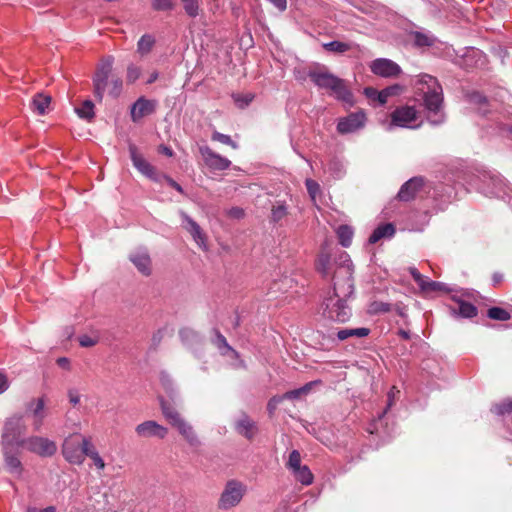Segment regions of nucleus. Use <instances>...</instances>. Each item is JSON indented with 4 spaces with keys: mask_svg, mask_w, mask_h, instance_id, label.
Here are the masks:
<instances>
[{
    "mask_svg": "<svg viewBox=\"0 0 512 512\" xmlns=\"http://www.w3.org/2000/svg\"><path fill=\"white\" fill-rule=\"evenodd\" d=\"M312 384L313 383L310 382V383L305 384L303 387H301L299 389L288 391L284 395H282V397H284V399H297L302 394L308 393L311 389Z\"/></svg>",
    "mask_w": 512,
    "mask_h": 512,
    "instance_id": "ea45409f",
    "label": "nucleus"
},
{
    "mask_svg": "<svg viewBox=\"0 0 512 512\" xmlns=\"http://www.w3.org/2000/svg\"><path fill=\"white\" fill-rule=\"evenodd\" d=\"M394 233H395V228H394L393 224H391V223L383 224V225L378 226L373 231V233L370 235L368 241L370 244H375L383 237L393 236Z\"/></svg>",
    "mask_w": 512,
    "mask_h": 512,
    "instance_id": "b1692460",
    "label": "nucleus"
},
{
    "mask_svg": "<svg viewBox=\"0 0 512 512\" xmlns=\"http://www.w3.org/2000/svg\"><path fill=\"white\" fill-rule=\"evenodd\" d=\"M409 272H410L411 276L413 277L414 281L421 280L422 274L415 267H411L409 269Z\"/></svg>",
    "mask_w": 512,
    "mask_h": 512,
    "instance_id": "338daca9",
    "label": "nucleus"
},
{
    "mask_svg": "<svg viewBox=\"0 0 512 512\" xmlns=\"http://www.w3.org/2000/svg\"><path fill=\"white\" fill-rule=\"evenodd\" d=\"M77 115L86 120H91L94 113V104L91 100H85L80 107L75 108Z\"/></svg>",
    "mask_w": 512,
    "mask_h": 512,
    "instance_id": "2f4dec72",
    "label": "nucleus"
},
{
    "mask_svg": "<svg viewBox=\"0 0 512 512\" xmlns=\"http://www.w3.org/2000/svg\"><path fill=\"white\" fill-rule=\"evenodd\" d=\"M370 333L369 328L360 327V328H345L341 329L337 332V337L339 340L343 341L350 337L363 338L368 336Z\"/></svg>",
    "mask_w": 512,
    "mask_h": 512,
    "instance_id": "393cba45",
    "label": "nucleus"
},
{
    "mask_svg": "<svg viewBox=\"0 0 512 512\" xmlns=\"http://www.w3.org/2000/svg\"><path fill=\"white\" fill-rule=\"evenodd\" d=\"M284 400V397L282 396H274L272 397L268 404H267V409H268V412L269 414H273L274 411L277 409L278 405Z\"/></svg>",
    "mask_w": 512,
    "mask_h": 512,
    "instance_id": "603ef678",
    "label": "nucleus"
},
{
    "mask_svg": "<svg viewBox=\"0 0 512 512\" xmlns=\"http://www.w3.org/2000/svg\"><path fill=\"white\" fill-rule=\"evenodd\" d=\"M236 430L239 434L251 439L255 434V424L247 415H243L236 423Z\"/></svg>",
    "mask_w": 512,
    "mask_h": 512,
    "instance_id": "5701e85b",
    "label": "nucleus"
},
{
    "mask_svg": "<svg viewBox=\"0 0 512 512\" xmlns=\"http://www.w3.org/2000/svg\"><path fill=\"white\" fill-rule=\"evenodd\" d=\"M35 403V406L32 410L33 416L38 419L36 424V429H38L42 423V420L44 418V408H45V402L43 398H38L37 400L33 401Z\"/></svg>",
    "mask_w": 512,
    "mask_h": 512,
    "instance_id": "e433bc0d",
    "label": "nucleus"
},
{
    "mask_svg": "<svg viewBox=\"0 0 512 512\" xmlns=\"http://www.w3.org/2000/svg\"><path fill=\"white\" fill-rule=\"evenodd\" d=\"M21 447L41 457H51L57 451V445L54 441L41 436H31L23 439Z\"/></svg>",
    "mask_w": 512,
    "mask_h": 512,
    "instance_id": "6e6552de",
    "label": "nucleus"
},
{
    "mask_svg": "<svg viewBox=\"0 0 512 512\" xmlns=\"http://www.w3.org/2000/svg\"><path fill=\"white\" fill-rule=\"evenodd\" d=\"M129 153L134 167L141 174L154 182H160V174L157 173L154 166H152L141 154L138 153L135 145L131 144L129 146Z\"/></svg>",
    "mask_w": 512,
    "mask_h": 512,
    "instance_id": "9d476101",
    "label": "nucleus"
},
{
    "mask_svg": "<svg viewBox=\"0 0 512 512\" xmlns=\"http://www.w3.org/2000/svg\"><path fill=\"white\" fill-rule=\"evenodd\" d=\"M492 412L497 415H505L506 413L512 412V401H503L500 404H496L492 408Z\"/></svg>",
    "mask_w": 512,
    "mask_h": 512,
    "instance_id": "a18cd8bd",
    "label": "nucleus"
},
{
    "mask_svg": "<svg viewBox=\"0 0 512 512\" xmlns=\"http://www.w3.org/2000/svg\"><path fill=\"white\" fill-rule=\"evenodd\" d=\"M300 466H302L300 453L297 450H293L289 455L287 467L291 471H294L295 469L299 468Z\"/></svg>",
    "mask_w": 512,
    "mask_h": 512,
    "instance_id": "37998d69",
    "label": "nucleus"
},
{
    "mask_svg": "<svg viewBox=\"0 0 512 512\" xmlns=\"http://www.w3.org/2000/svg\"><path fill=\"white\" fill-rule=\"evenodd\" d=\"M246 485L237 480H230L226 483L218 501V507L228 510L238 505L246 493Z\"/></svg>",
    "mask_w": 512,
    "mask_h": 512,
    "instance_id": "423d86ee",
    "label": "nucleus"
},
{
    "mask_svg": "<svg viewBox=\"0 0 512 512\" xmlns=\"http://www.w3.org/2000/svg\"><path fill=\"white\" fill-rule=\"evenodd\" d=\"M340 259L341 263L334 272L331 292L337 297L350 298L354 294L353 264L346 253H343Z\"/></svg>",
    "mask_w": 512,
    "mask_h": 512,
    "instance_id": "7ed1b4c3",
    "label": "nucleus"
},
{
    "mask_svg": "<svg viewBox=\"0 0 512 512\" xmlns=\"http://www.w3.org/2000/svg\"><path fill=\"white\" fill-rule=\"evenodd\" d=\"M471 101L478 104H486L487 99L483 95L479 93H474L471 95Z\"/></svg>",
    "mask_w": 512,
    "mask_h": 512,
    "instance_id": "bf43d9fd",
    "label": "nucleus"
},
{
    "mask_svg": "<svg viewBox=\"0 0 512 512\" xmlns=\"http://www.w3.org/2000/svg\"><path fill=\"white\" fill-rule=\"evenodd\" d=\"M141 75V69L133 64L129 65L127 68L126 80L129 83H134L137 79H139Z\"/></svg>",
    "mask_w": 512,
    "mask_h": 512,
    "instance_id": "49530a36",
    "label": "nucleus"
},
{
    "mask_svg": "<svg viewBox=\"0 0 512 512\" xmlns=\"http://www.w3.org/2000/svg\"><path fill=\"white\" fill-rule=\"evenodd\" d=\"M135 433L139 438L164 439L168 434V429L156 421L147 420L135 427Z\"/></svg>",
    "mask_w": 512,
    "mask_h": 512,
    "instance_id": "ddd939ff",
    "label": "nucleus"
},
{
    "mask_svg": "<svg viewBox=\"0 0 512 512\" xmlns=\"http://www.w3.org/2000/svg\"><path fill=\"white\" fill-rule=\"evenodd\" d=\"M156 101L140 97L132 105L130 110L131 119L133 122H138L145 116H148L155 112Z\"/></svg>",
    "mask_w": 512,
    "mask_h": 512,
    "instance_id": "f3484780",
    "label": "nucleus"
},
{
    "mask_svg": "<svg viewBox=\"0 0 512 512\" xmlns=\"http://www.w3.org/2000/svg\"><path fill=\"white\" fill-rule=\"evenodd\" d=\"M399 394H400V391L395 386H393L390 389V391L388 392V395H387V397H388L387 409H389L394 404L395 398Z\"/></svg>",
    "mask_w": 512,
    "mask_h": 512,
    "instance_id": "6e6d98bb",
    "label": "nucleus"
},
{
    "mask_svg": "<svg viewBox=\"0 0 512 512\" xmlns=\"http://www.w3.org/2000/svg\"><path fill=\"white\" fill-rule=\"evenodd\" d=\"M8 389V381L4 374L0 373V394Z\"/></svg>",
    "mask_w": 512,
    "mask_h": 512,
    "instance_id": "0e129e2a",
    "label": "nucleus"
},
{
    "mask_svg": "<svg viewBox=\"0 0 512 512\" xmlns=\"http://www.w3.org/2000/svg\"><path fill=\"white\" fill-rule=\"evenodd\" d=\"M229 215L233 218H242L244 216V211L241 208L234 207L229 210Z\"/></svg>",
    "mask_w": 512,
    "mask_h": 512,
    "instance_id": "052dcab7",
    "label": "nucleus"
},
{
    "mask_svg": "<svg viewBox=\"0 0 512 512\" xmlns=\"http://www.w3.org/2000/svg\"><path fill=\"white\" fill-rule=\"evenodd\" d=\"M308 77L319 89L330 91L337 99L352 103V93L343 79L337 77L324 65H315L308 70Z\"/></svg>",
    "mask_w": 512,
    "mask_h": 512,
    "instance_id": "f03ea898",
    "label": "nucleus"
},
{
    "mask_svg": "<svg viewBox=\"0 0 512 512\" xmlns=\"http://www.w3.org/2000/svg\"><path fill=\"white\" fill-rule=\"evenodd\" d=\"M154 43L155 39L152 35H143L137 43V52L141 55L148 54L152 50Z\"/></svg>",
    "mask_w": 512,
    "mask_h": 512,
    "instance_id": "7c9ffc66",
    "label": "nucleus"
},
{
    "mask_svg": "<svg viewBox=\"0 0 512 512\" xmlns=\"http://www.w3.org/2000/svg\"><path fill=\"white\" fill-rule=\"evenodd\" d=\"M160 182L161 183L162 181H166L167 184L169 186H171L172 188H174L176 191H178L179 193L183 194L184 191H183V188L181 187L180 184H178L176 181H174L171 177L165 175V174H160Z\"/></svg>",
    "mask_w": 512,
    "mask_h": 512,
    "instance_id": "3c124183",
    "label": "nucleus"
},
{
    "mask_svg": "<svg viewBox=\"0 0 512 512\" xmlns=\"http://www.w3.org/2000/svg\"><path fill=\"white\" fill-rule=\"evenodd\" d=\"M317 270L324 276L328 275L330 269V256L327 253H321L316 263Z\"/></svg>",
    "mask_w": 512,
    "mask_h": 512,
    "instance_id": "4c0bfd02",
    "label": "nucleus"
},
{
    "mask_svg": "<svg viewBox=\"0 0 512 512\" xmlns=\"http://www.w3.org/2000/svg\"><path fill=\"white\" fill-rule=\"evenodd\" d=\"M201 156L205 164L212 170H226L231 166V161L220 154L215 153L208 146L200 148Z\"/></svg>",
    "mask_w": 512,
    "mask_h": 512,
    "instance_id": "dca6fc26",
    "label": "nucleus"
},
{
    "mask_svg": "<svg viewBox=\"0 0 512 512\" xmlns=\"http://www.w3.org/2000/svg\"><path fill=\"white\" fill-rule=\"evenodd\" d=\"M5 464L11 473L20 474L22 471V464L19 458L10 453L9 449H4Z\"/></svg>",
    "mask_w": 512,
    "mask_h": 512,
    "instance_id": "c85d7f7f",
    "label": "nucleus"
},
{
    "mask_svg": "<svg viewBox=\"0 0 512 512\" xmlns=\"http://www.w3.org/2000/svg\"><path fill=\"white\" fill-rule=\"evenodd\" d=\"M122 86H123V83L120 78L113 79L111 81V88L109 90V94L112 97L117 98L118 96H120V94L122 92Z\"/></svg>",
    "mask_w": 512,
    "mask_h": 512,
    "instance_id": "8fccbe9b",
    "label": "nucleus"
},
{
    "mask_svg": "<svg viewBox=\"0 0 512 512\" xmlns=\"http://www.w3.org/2000/svg\"><path fill=\"white\" fill-rule=\"evenodd\" d=\"M212 140L214 141H218L222 144H225V145H229L231 146L233 149H237L238 148V144L232 140V138L229 136V135H226V134H223V133H220V132H213L212 134Z\"/></svg>",
    "mask_w": 512,
    "mask_h": 512,
    "instance_id": "a19ab883",
    "label": "nucleus"
},
{
    "mask_svg": "<svg viewBox=\"0 0 512 512\" xmlns=\"http://www.w3.org/2000/svg\"><path fill=\"white\" fill-rule=\"evenodd\" d=\"M112 66V57H107L103 59L98 65L95 75L93 77L94 95L99 101H102L103 99L108 78L112 71Z\"/></svg>",
    "mask_w": 512,
    "mask_h": 512,
    "instance_id": "1a4fd4ad",
    "label": "nucleus"
},
{
    "mask_svg": "<svg viewBox=\"0 0 512 512\" xmlns=\"http://www.w3.org/2000/svg\"><path fill=\"white\" fill-rule=\"evenodd\" d=\"M84 452L87 457L91 459L93 465L98 471H103L106 467V463L100 453L98 452L95 445L92 443L91 438L84 439Z\"/></svg>",
    "mask_w": 512,
    "mask_h": 512,
    "instance_id": "aec40b11",
    "label": "nucleus"
},
{
    "mask_svg": "<svg viewBox=\"0 0 512 512\" xmlns=\"http://www.w3.org/2000/svg\"><path fill=\"white\" fill-rule=\"evenodd\" d=\"M69 401L72 405H77L80 402V395L75 390H70L68 392Z\"/></svg>",
    "mask_w": 512,
    "mask_h": 512,
    "instance_id": "13d9d810",
    "label": "nucleus"
},
{
    "mask_svg": "<svg viewBox=\"0 0 512 512\" xmlns=\"http://www.w3.org/2000/svg\"><path fill=\"white\" fill-rule=\"evenodd\" d=\"M336 234L339 239V243L343 247H349L352 243L353 238V229L348 225H340L337 230Z\"/></svg>",
    "mask_w": 512,
    "mask_h": 512,
    "instance_id": "cd10ccee",
    "label": "nucleus"
},
{
    "mask_svg": "<svg viewBox=\"0 0 512 512\" xmlns=\"http://www.w3.org/2000/svg\"><path fill=\"white\" fill-rule=\"evenodd\" d=\"M371 71L381 77H394L400 74L401 68L394 61L386 58H379L371 62Z\"/></svg>",
    "mask_w": 512,
    "mask_h": 512,
    "instance_id": "2eb2a0df",
    "label": "nucleus"
},
{
    "mask_svg": "<svg viewBox=\"0 0 512 512\" xmlns=\"http://www.w3.org/2000/svg\"><path fill=\"white\" fill-rule=\"evenodd\" d=\"M391 310V305L389 303L376 301L373 302L370 306V311L373 313H386Z\"/></svg>",
    "mask_w": 512,
    "mask_h": 512,
    "instance_id": "de8ad7c7",
    "label": "nucleus"
},
{
    "mask_svg": "<svg viewBox=\"0 0 512 512\" xmlns=\"http://www.w3.org/2000/svg\"><path fill=\"white\" fill-rule=\"evenodd\" d=\"M287 214L288 209L285 203L280 201L276 202V204H274L271 209V221L274 223H278L279 221L284 219L287 216Z\"/></svg>",
    "mask_w": 512,
    "mask_h": 512,
    "instance_id": "473e14b6",
    "label": "nucleus"
},
{
    "mask_svg": "<svg viewBox=\"0 0 512 512\" xmlns=\"http://www.w3.org/2000/svg\"><path fill=\"white\" fill-rule=\"evenodd\" d=\"M26 426L23 421V417L20 415H14L8 418L3 427L2 431V445L3 449H10L14 445L21 446V436L24 434Z\"/></svg>",
    "mask_w": 512,
    "mask_h": 512,
    "instance_id": "39448f33",
    "label": "nucleus"
},
{
    "mask_svg": "<svg viewBox=\"0 0 512 512\" xmlns=\"http://www.w3.org/2000/svg\"><path fill=\"white\" fill-rule=\"evenodd\" d=\"M129 259L142 275H151L152 262L150 255L146 249H138L132 252L129 256Z\"/></svg>",
    "mask_w": 512,
    "mask_h": 512,
    "instance_id": "a211bd4d",
    "label": "nucleus"
},
{
    "mask_svg": "<svg viewBox=\"0 0 512 512\" xmlns=\"http://www.w3.org/2000/svg\"><path fill=\"white\" fill-rule=\"evenodd\" d=\"M366 115L363 111L350 113L347 117L340 118L337 131L340 134L354 133L364 127Z\"/></svg>",
    "mask_w": 512,
    "mask_h": 512,
    "instance_id": "9b49d317",
    "label": "nucleus"
},
{
    "mask_svg": "<svg viewBox=\"0 0 512 512\" xmlns=\"http://www.w3.org/2000/svg\"><path fill=\"white\" fill-rule=\"evenodd\" d=\"M347 297H337L335 293L328 291L321 305V314L324 318L339 323L347 322L352 311L348 306Z\"/></svg>",
    "mask_w": 512,
    "mask_h": 512,
    "instance_id": "20e7f679",
    "label": "nucleus"
},
{
    "mask_svg": "<svg viewBox=\"0 0 512 512\" xmlns=\"http://www.w3.org/2000/svg\"><path fill=\"white\" fill-rule=\"evenodd\" d=\"M415 282L418 284V286L420 287V289H421L422 291H424V292H428V287H429V286H428L427 284H429L430 280H427V279L422 275V276H421V280H417V281H415Z\"/></svg>",
    "mask_w": 512,
    "mask_h": 512,
    "instance_id": "680f3d73",
    "label": "nucleus"
},
{
    "mask_svg": "<svg viewBox=\"0 0 512 512\" xmlns=\"http://www.w3.org/2000/svg\"><path fill=\"white\" fill-rule=\"evenodd\" d=\"M217 346L220 350L222 348L225 349V351H222L223 355L227 352H231L235 357L238 356V353L227 343L226 338L220 333H217Z\"/></svg>",
    "mask_w": 512,
    "mask_h": 512,
    "instance_id": "c03bdc74",
    "label": "nucleus"
},
{
    "mask_svg": "<svg viewBox=\"0 0 512 512\" xmlns=\"http://www.w3.org/2000/svg\"><path fill=\"white\" fill-rule=\"evenodd\" d=\"M416 94L422 96L423 103L428 111V121L432 125H440L445 121L442 111V87L435 77L428 74L421 75L415 84Z\"/></svg>",
    "mask_w": 512,
    "mask_h": 512,
    "instance_id": "f257e3e1",
    "label": "nucleus"
},
{
    "mask_svg": "<svg viewBox=\"0 0 512 512\" xmlns=\"http://www.w3.org/2000/svg\"><path fill=\"white\" fill-rule=\"evenodd\" d=\"M78 440L75 436H69L62 445V455L67 462L73 465H82L85 461L84 439Z\"/></svg>",
    "mask_w": 512,
    "mask_h": 512,
    "instance_id": "0eeeda50",
    "label": "nucleus"
},
{
    "mask_svg": "<svg viewBox=\"0 0 512 512\" xmlns=\"http://www.w3.org/2000/svg\"><path fill=\"white\" fill-rule=\"evenodd\" d=\"M159 151H160L162 154H164V155H166V156H168V157H172V156H173V151H172V149H171L170 147H168V146L161 145V146L159 147Z\"/></svg>",
    "mask_w": 512,
    "mask_h": 512,
    "instance_id": "69168bd1",
    "label": "nucleus"
},
{
    "mask_svg": "<svg viewBox=\"0 0 512 512\" xmlns=\"http://www.w3.org/2000/svg\"><path fill=\"white\" fill-rule=\"evenodd\" d=\"M295 479L299 481L303 485H310L313 482V474L311 473L310 469L306 465H302L299 468L292 471Z\"/></svg>",
    "mask_w": 512,
    "mask_h": 512,
    "instance_id": "bb28decb",
    "label": "nucleus"
},
{
    "mask_svg": "<svg viewBox=\"0 0 512 512\" xmlns=\"http://www.w3.org/2000/svg\"><path fill=\"white\" fill-rule=\"evenodd\" d=\"M417 119V111L413 106H401L391 113V125L412 128V123Z\"/></svg>",
    "mask_w": 512,
    "mask_h": 512,
    "instance_id": "f8f14e48",
    "label": "nucleus"
},
{
    "mask_svg": "<svg viewBox=\"0 0 512 512\" xmlns=\"http://www.w3.org/2000/svg\"><path fill=\"white\" fill-rule=\"evenodd\" d=\"M428 292L429 291H443L446 289V286L444 283L437 282V281H430L429 284H427Z\"/></svg>",
    "mask_w": 512,
    "mask_h": 512,
    "instance_id": "4d7b16f0",
    "label": "nucleus"
},
{
    "mask_svg": "<svg viewBox=\"0 0 512 512\" xmlns=\"http://www.w3.org/2000/svg\"><path fill=\"white\" fill-rule=\"evenodd\" d=\"M201 0H181L185 13L195 18L199 15Z\"/></svg>",
    "mask_w": 512,
    "mask_h": 512,
    "instance_id": "f704fd0d",
    "label": "nucleus"
},
{
    "mask_svg": "<svg viewBox=\"0 0 512 512\" xmlns=\"http://www.w3.org/2000/svg\"><path fill=\"white\" fill-rule=\"evenodd\" d=\"M175 427L190 446L198 447L200 445V440L196 432L188 422L183 420Z\"/></svg>",
    "mask_w": 512,
    "mask_h": 512,
    "instance_id": "412c9836",
    "label": "nucleus"
},
{
    "mask_svg": "<svg viewBox=\"0 0 512 512\" xmlns=\"http://www.w3.org/2000/svg\"><path fill=\"white\" fill-rule=\"evenodd\" d=\"M162 413L165 416V418L169 421V423L172 426H177L181 421L184 419L181 417V415L171 406H169L166 403L161 404Z\"/></svg>",
    "mask_w": 512,
    "mask_h": 512,
    "instance_id": "c756f323",
    "label": "nucleus"
},
{
    "mask_svg": "<svg viewBox=\"0 0 512 512\" xmlns=\"http://www.w3.org/2000/svg\"><path fill=\"white\" fill-rule=\"evenodd\" d=\"M423 185L424 180L422 177L411 178L401 186L397 195L399 200L407 202L414 199L417 192L423 187Z\"/></svg>",
    "mask_w": 512,
    "mask_h": 512,
    "instance_id": "6ab92c4d",
    "label": "nucleus"
},
{
    "mask_svg": "<svg viewBox=\"0 0 512 512\" xmlns=\"http://www.w3.org/2000/svg\"><path fill=\"white\" fill-rule=\"evenodd\" d=\"M151 6L156 11H170L174 8L173 0H152Z\"/></svg>",
    "mask_w": 512,
    "mask_h": 512,
    "instance_id": "79ce46f5",
    "label": "nucleus"
},
{
    "mask_svg": "<svg viewBox=\"0 0 512 512\" xmlns=\"http://www.w3.org/2000/svg\"><path fill=\"white\" fill-rule=\"evenodd\" d=\"M305 185L310 197L312 198V200H315L318 192L320 191L319 184L312 179H307L305 181Z\"/></svg>",
    "mask_w": 512,
    "mask_h": 512,
    "instance_id": "09e8293b",
    "label": "nucleus"
},
{
    "mask_svg": "<svg viewBox=\"0 0 512 512\" xmlns=\"http://www.w3.org/2000/svg\"><path fill=\"white\" fill-rule=\"evenodd\" d=\"M182 218V226L185 230H187L193 240L197 243V245L203 249L207 250V237L206 234L202 231L201 227L195 222L188 214L185 212L180 213Z\"/></svg>",
    "mask_w": 512,
    "mask_h": 512,
    "instance_id": "4468645a",
    "label": "nucleus"
},
{
    "mask_svg": "<svg viewBox=\"0 0 512 512\" xmlns=\"http://www.w3.org/2000/svg\"><path fill=\"white\" fill-rule=\"evenodd\" d=\"M410 38L418 47H429L435 44L436 37L429 32L413 31Z\"/></svg>",
    "mask_w": 512,
    "mask_h": 512,
    "instance_id": "4be33fe9",
    "label": "nucleus"
},
{
    "mask_svg": "<svg viewBox=\"0 0 512 512\" xmlns=\"http://www.w3.org/2000/svg\"><path fill=\"white\" fill-rule=\"evenodd\" d=\"M487 316L490 319L497 320V321H508L511 318L510 313L500 307H492L488 310Z\"/></svg>",
    "mask_w": 512,
    "mask_h": 512,
    "instance_id": "c9c22d12",
    "label": "nucleus"
},
{
    "mask_svg": "<svg viewBox=\"0 0 512 512\" xmlns=\"http://www.w3.org/2000/svg\"><path fill=\"white\" fill-rule=\"evenodd\" d=\"M398 90H399V86H397V85L384 89V91H387V94L389 95V97L397 94Z\"/></svg>",
    "mask_w": 512,
    "mask_h": 512,
    "instance_id": "774afa93",
    "label": "nucleus"
},
{
    "mask_svg": "<svg viewBox=\"0 0 512 512\" xmlns=\"http://www.w3.org/2000/svg\"><path fill=\"white\" fill-rule=\"evenodd\" d=\"M252 96L250 94H247L245 96L236 95L234 96L235 102L238 104L239 107L243 108L247 106L252 101Z\"/></svg>",
    "mask_w": 512,
    "mask_h": 512,
    "instance_id": "864d4df0",
    "label": "nucleus"
},
{
    "mask_svg": "<svg viewBox=\"0 0 512 512\" xmlns=\"http://www.w3.org/2000/svg\"><path fill=\"white\" fill-rule=\"evenodd\" d=\"M389 95L387 94V91H380L377 92V100L381 105L385 104L388 101Z\"/></svg>",
    "mask_w": 512,
    "mask_h": 512,
    "instance_id": "e2e57ef3",
    "label": "nucleus"
},
{
    "mask_svg": "<svg viewBox=\"0 0 512 512\" xmlns=\"http://www.w3.org/2000/svg\"><path fill=\"white\" fill-rule=\"evenodd\" d=\"M458 312L462 317L472 318L477 315V308L469 302L462 301L459 303Z\"/></svg>",
    "mask_w": 512,
    "mask_h": 512,
    "instance_id": "58836bf2",
    "label": "nucleus"
},
{
    "mask_svg": "<svg viewBox=\"0 0 512 512\" xmlns=\"http://www.w3.org/2000/svg\"><path fill=\"white\" fill-rule=\"evenodd\" d=\"M97 343V341L90 336L83 335L79 337V344L82 347H92Z\"/></svg>",
    "mask_w": 512,
    "mask_h": 512,
    "instance_id": "5fc2aeb1",
    "label": "nucleus"
},
{
    "mask_svg": "<svg viewBox=\"0 0 512 512\" xmlns=\"http://www.w3.org/2000/svg\"><path fill=\"white\" fill-rule=\"evenodd\" d=\"M50 102V96L44 94H37L32 100L31 108L39 115H44L49 109Z\"/></svg>",
    "mask_w": 512,
    "mask_h": 512,
    "instance_id": "a878e982",
    "label": "nucleus"
},
{
    "mask_svg": "<svg viewBox=\"0 0 512 512\" xmlns=\"http://www.w3.org/2000/svg\"><path fill=\"white\" fill-rule=\"evenodd\" d=\"M351 44L341 41H331L323 44V48L328 52L345 53L351 49Z\"/></svg>",
    "mask_w": 512,
    "mask_h": 512,
    "instance_id": "72a5a7b5",
    "label": "nucleus"
}]
</instances>
